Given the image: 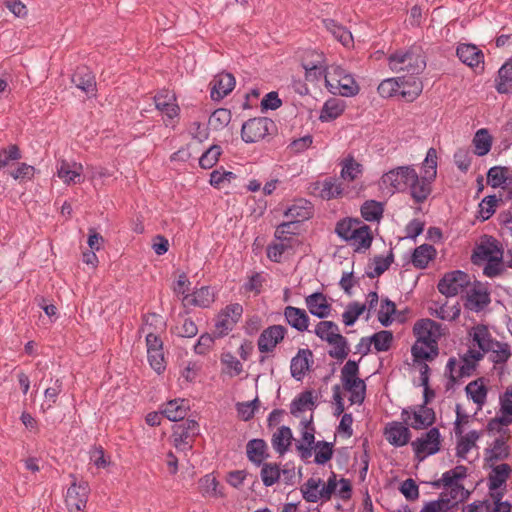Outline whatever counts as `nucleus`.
I'll list each match as a JSON object with an SVG mask.
<instances>
[{"mask_svg":"<svg viewBox=\"0 0 512 512\" xmlns=\"http://www.w3.org/2000/svg\"><path fill=\"white\" fill-rule=\"evenodd\" d=\"M496 345H492L487 353L490 354V359L495 364L506 363L511 357V348L508 343L495 341Z\"/></svg>","mask_w":512,"mask_h":512,"instance_id":"nucleus-51","label":"nucleus"},{"mask_svg":"<svg viewBox=\"0 0 512 512\" xmlns=\"http://www.w3.org/2000/svg\"><path fill=\"white\" fill-rule=\"evenodd\" d=\"M293 440V434L289 427L281 426L277 429V431L273 434L271 443L274 450L280 454H285Z\"/></svg>","mask_w":512,"mask_h":512,"instance_id":"nucleus-36","label":"nucleus"},{"mask_svg":"<svg viewBox=\"0 0 512 512\" xmlns=\"http://www.w3.org/2000/svg\"><path fill=\"white\" fill-rule=\"evenodd\" d=\"M260 477L263 485L271 487L281 479V469L276 463H262Z\"/></svg>","mask_w":512,"mask_h":512,"instance_id":"nucleus-48","label":"nucleus"},{"mask_svg":"<svg viewBox=\"0 0 512 512\" xmlns=\"http://www.w3.org/2000/svg\"><path fill=\"white\" fill-rule=\"evenodd\" d=\"M411 354L414 362H430L439 355V347L438 345L416 339L411 347Z\"/></svg>","mask_w":512,"mask_h":512,"instance_id":"nucleus-29","label":"nucleus"},{"mask_svg":"<svg viewBox=\"0 0 512 512\" xmlns=\"http://www.w3.org/2000/svg\"><path fill=\"white\" fill-rule=\"evenodd\" d=\"M401 78L393 77L384 79L377 88L379 95L383 98H390L397 94L400 95Z\"/></svg>","mask_w":512,"mask_h":512,"instance_id":"nucleus-54","label":"nucleus"},{"mask_svg":"<svg viewBox=\"0 0 512 512\" xmlns=\"http://www.w3.org/2000/svg\"><path fill=\"white\" fill-rule=\"evenodd\" d=\"M200 490L203 496L222 497L223 494L218 490V481L212 474H207L200 479Z\"/></svg>","mask_w":512,"mask_h":512,"instance_id":"nucleus-57","label":"nucleus"},{"mask_svg":"<svg viewBox=\"0 0 512 512\" xmlns=\"http://www.w3.org/2000/svg\"><path fill=\"white\" fill-rule=\"evenodd\" d=\"M323 25L331 35L338 40L343 46L349 47L353 43V37L349 30L344 26L336 23L332 19L323 20Z\"/></svg>","mask_w":512,"mask_h":512,"instance_id":"nucleus-40","label":"nucleus"},{"mask_svg":"<svg viewBox=\"0 0 512 512\" xmlns=\"http://www.w3.org/2000/svg\"><path fill=\"white\" fill-rule=\"evenodd\" d=\"M456 55L459 60L471 68H478L484 65V54L474 44L461 43L457 46Z\"/></svg>","mask_w":512,"mask_h":512,"instance_id":"nucleus-23","label":"nucleus"},{"mask_svg":"<svg viewBox=\"0 0 512 512\" xmlns=\"http://www.w3.org/2000/svg\"><path fill=\"white\" fill-rule=\"evenodd\" d=\"M248 459L256 465H261L268 457L267 444L263 439H252L246 445Z\"/></svg>","mask_w":512,"mask_h":512,"instance_id":"nucleus-39","label":"nucleus"},{"mask_svg":"<svg viewBox=\"0 0 512 512\" xmlns=\"http://www.w3.org/2000/svg\"><path fill=\"white\" fill-rule=\"evenodd\" d=\"M468 491L465 490L463 485H453L450 487H444V490L440 494V498L449 501L450 509L456 506L459 502L464 501L468 497Z\"/></svg>","mask_w":512,"mask_h":512,"instance_id":"nucleus-49","label":"nucleus"},{"mask_svg":"<svg viewBox=\"0 0 512 512\" xmlns=\"http://www.w3.org/2000/svg\"><path fill=\"white\" fill-rule=\"evenodd\" d=\"M467 474V468L465 466L459 465L454 469L446 471L442 474L441 479L435 483L436 486L443 485V487H450L453 485H459L458 481L464 479Z\"/></svg>","mask_w":512,"mask_h":512,"instance_id":"nucleus-50","label":"nucleus"},{"mask_svg":"<svg viewBox=\"0 0 512 512\" xmlns=\"http://www.w3.org/2000/svg\"><path fill=\"white\" fill-rule=\"evenodd\" d=\"M21 158V151L15 144L0 148V170L11 167L12 162L19 161Z\"/></svg>","mask_w":512,"mask_h":512,"instance_id":"nucleus-53","label":"nucleus"},{"mask_svg":"<svg viewBox=\"0 0 512 512\" xmlns=\"http://www.w3.org/2000/svg\"><path fill=\"white\" fill-rule=\"evenodd\" d=\"M198 423L195 420H186L174 427L172 438L176 449L190 450L192 448V440L198 434Z\"/></svg>","mask_w":512,"mask_h":512,"instance_id":"nucleus-16","label":"nucleus"},{"mask_svg":"<svg viewBox=\"0 0 512 512\" xmlns=\"http://www.w3.org/2000/svg\"><path fill=\"white\" fill-rule=\"evenodd\" d=\"M305 305L308 311L319 319H325L331 315L332 305L327 296L321 292L306 296Z\"/></svg>","mask_w":512,"mask_h":512,"instance_id":"nucleus-22","label":"nucleus"},{"mask_svg":"<svg viewBox=\"0 0 512 512\" xmlns=\"http://www.w3.org/2000/svg\"><path fill=\"white\" fill-rule=\"evenodd\" d=\"M287 329L282 325H271L264 329L257 341L258 350L261 353L273 352L277 345L284 339Z\"/></svg>","mask_w":512,"mask_h":512,"instance_id":"nucleus-17","label":"nucleus"},{"mask_svg":"<svg viewBox=\"0 0 512 512\" xmlns=\"http://www.w3.org/2000/svg\"><path fill=\"white\" fill-rule=\"evenodd\" d=\"M384 436L392 446L403 447L410 442L411 432L404 421H392L386 424Z\"/></svg>","mask_w":512,"mask_h":512,"instance_id":"nucleus-20","label":"nucleus"},{"mask_svg":"<svg viewBox=\"0 0 512 512\" xmlns=\"http://www.w3.org/2000/svg\"><path fill=\"white\" fill-rule=\"evenodd\" d=\"M370 338L371 343L377 352H385L391 347L393 334L390 331L383 330L373 334Z\"/></svg>","mask_w":512,"mask_h":512,"instance_id":"nucleus-61","label":"nucleus"},{"mask_svg":"<svg viewBox=\"0 0 512 512\" xmlns=\"http://www.w3.org/2000/svg\"><path fill=\"white\" fill-rule=\"evenodd\" d=\"M388 65L394 73L416 76L425 69L426 61L422 49L412 46L391 53L388 57Z\"/></svg>","mask_w":512,"mask_h":512,"instance_id":"nucleus-3","label":"nucleus"},{"mask_svg":"<svg viewBox=\"0 0 512 512\" xmlns=\"http://www.w3.org/2000/svg\"><path fill=\"white\" fill-rule=\"evenodd\" d=\"M314 408L315 402L312 392L305 391L292 401L290 405V412L292 415L297 417L299 413L307 410H313Z\"/></svg>","mask_w":512,"mask_h":512,"instance_id":"nucleus-46","label":"nucleus"},{"mask_svg":"<svg viewBox=\"0 0 512 512\" xmlns=\"http://www.w3.org/2000/svg\"><path fill=\"white\" fill-rule=\"evenodd\" d=\"M361 215L366 221H379L383 215V204L375 200H367L361 206Z\"/></svg>","mask_w":512,"mask_h":512,"instance_id":"nucleus-52","label":"nucleus"},{"mask_svg":"<svg viewBox=\"0 0 512 512\" xmlns=\"http://www.w3.org/2000/svg\"><path fill=\"white\" fill-rule=\"evenodd\" d=\"M467 395L479 406H482L486 401L487 389L479 381L470 382L466 388Z\"/></svg>","mask_w":512,"mask_h":512,"instance_id":"nucleus-60","label":"nucleus"},{"mask_svg":"<svg viewBox=\"0 0 512 512\" xmlns=\"http://www.w3.org/2000/svg\"><path fill=\"white\" fill-rule=\"evenodd\" d=\"M72 83L86 94L94 93L96 81L92 71L86 66L77 67L71 77Z\"/></svg>","mask_w":512,"mask_h":512,"instance_id":"nucleus-27","label":"nucleus"},{"mask_svg":"<svg viewBox=\"0 0 512 512\" xmlns=\"http://www.w3.org/2000/svg\"><path fill=\"white\" fill-rule=\"evenodd\" d=\"M325 84L332 94L351 97L359 92V86L353 76L338 65H331L325 74Z\"/></svg>","mask_w":512,"mask_h":512,"instance_id":"nucleus-4","label":"nucleus"},{"mask_svg":"<svg viewBox=\"0 0 512 512\" xmlns=\"http://www.w3.org/2000/svg\"><path fill=\"white\" fill-rule=\"evenodd\" d=\"M471 368L465 358L461 360L450 358L446 364V374L449 375L450 381L455 383L460 378L469 376Z\"/></svg>","mask_w":512,"mask_h":512,"instance_id":"nucleus-37","label":"nucleus"},{"mask_svg":"<svg viewBox=\"0 0 512 512\" xmlns=\"http://www.w3.org/2000/svg\"><path fill=\"white\" fill-rule=\"evenodd\" d=\"M503 259V251L499 247V243L493 237H485L481 240L480 244L476 247L473 260L474 263L480 261H495Z\"/></svg>","mask_w":512,"mask_h":512,"instance_id":"nucleus-21","label":"nucleus"},{"mask_svg":"<svg viewBox=\"0 0 512 512\" xmlns=\"http://www.w3.org/2000/svg\"><path fill=\"white\" fill-rule=\"evenodd\" d=\"M222 153L221 147L218 145L211 146L206 150L199 159V165L203 169L212 168L219 160Z\"/></svg>","mask_w":512,"mask_h":512,"instance_id":"nucleus-64","label":"nucleus"},{"mask_svg":"<svg viewBox=\"0 0 512 512\" xmlns=\"http://www.w3.org/2000/svg\"><path fill=\"white\" fill-rule=\"evenodd\" d=\"M436 250L432 245L423 244L418 246L412 254V263L416 268H426L429 262L435 257Z\"/></svg>","mask_w":512,"mask_h":512,"instance_id":"nucleus-41","label":"nucleus"},{"mask_svg":"<svg viewBox=\"0 0 512 512\" xmlns=\"http://www.w3.org/2000/svg\"><path fill=\"white\" fill-rule=\"evenodd\" d=\"M510 473L508 464L497 465L493 469V474L489 477V489L496 490L500 488L507 480Z\"/></svg>","mask_w":512,"mask_h":512,"instance_id":"nucleus-56","label":"nucleus"},{"mask_svg":"<svg viewBox=\"0 0 512 512\" xmlns=\"http://www.w3.org/2000/svg\"><path fill=\"white\" fill-rule=\"evenodd\" d=\"M429 313L444 321H454L460 315V307L458 304L448 305L447 303L440 304L439 302H433L428 307Z\"/></svg>","mask_w":512,"mask_h":512,"instance_id":"nucleus-35","label":"nucleus"},{"mask_svg":"<svg viewBox=\"0 0 512 512\" xmlns=\"http://www.w3.org/2000/svg\"><path fill=\"white\" fill-rule=\"evenodd\" d=\"M301 438L296 442V450L300 458L307 461L312 456L313 446L315 444V428L313 425V415L309 418L304 417L300 421Z\"/></svg>","mask_w":512,"mask_h":512,"instance_id":"nucleus-15","label":"nucleus"},{"mask_svg":"<svg viewBox=\"0 0 512 512\" xmlns=\"http://www.w3.org/2000/svg\"><path fill=\"white\" fill-rule=\"evenodd\" d=\"M413 333L418 341L438 345L441 337L446 335L447 329L432 319L424 318L416 321L413 327Z\"/></svg>","mask_w":512,"mask_h":512,"instance_id":"nucleus-11","label":"nucleus"},{"mask_svg":"<svg viewBox=\"0 0 512 512\" xmlns=\"http://www.w3.org/2000/svg\"><path fill=\"white\" fill-rule=\"evenodd\" d=\"M287 323L299 332L308 331L309 316L304 309L287 306L283 313Z\"/></svg>","mask_w":512,"mask_h":512,"instance_id":"nucleus-28","label":"nucleus"},{"mask_svg":"<svg viewBox=\"0 0 512 512\" xmlns=\"http://www.w3.org/2000/svg\"><path fill=\"white\" fill-rule=\"evenodd\" d=\"M189 405L185 399H174L168 401L161 411L167 419L173 422L183 420L188 412Z\"/></svg>","mask_w":512,"mask_h":512,"instance_id":"nucleus-32","label":"nucleus"},{"mask_svg":"<svg viewBox=\"0 0 512 512\" xmlns=\"http://www.w3.org/2000/svg\"><path fill=\"white\" fill-rule=\"evenodd\" d=\"M470 285L469 275L463 271H452L443 276L438 283V290L441 294L452 297L463 292Z\"/></svg>","mask_w":512,"mask_h":512,"instance_id":"nucleus-12","label":"nucleus"},{"mask_svg":"<svg viewBox=\"0 0 512 512\" xmlns=\"http://www.w3.org/2000/svg\"><path fill=\"white\" fill-rule=\"evenodd\" d=\"M312 362V352L309 349H300L296 356L291 360V375L297 380H301L309 370Z\"/></svg>","mask_w":512,"mask_h":512,"instance_id":"nucleus-30","label":"nucleus"},{"mask_svg":"<svg viewBox=\"0 0 512 512\" xmlns=\"http://www.w3.org/2000/svg\"><path fill=\"white\" fill-rule=\"evenodd\" d=\"M400 78V96L408 102L414 101L423 90V84L421 80L416 76H410L409 78L401 76Z\"/></svg>","mask_w":512,"mask_h":512,"instance_id":"nucleus-33","label":"nucleus"},{"mask_svg":"<svg viewBox=\"0 0 512 512\" xmlns=\"http://www.w3.org/2000/svg\"><path fill=\"white\" fill-rule=\"evenodd\" d=\"M155 107L169 119H173L179 114V107L176 103L174 94L161 92L154 97Z\"/></svg>","mask_w":512,"mask_h":512,"instance_id":"nucleus-31","label":"nucleus"},{"mask_svg":"<svg viewBox=\"0 0 512 512\" xmlns=\"http://www.w3.org/2000/svg\"><path fill=\"white\" fill-rule=\"evenodd\" d=\"M416 179V170L413 166H400L384 173L380 179L379 187L386 194L404 191L408 188L410 179Z\"/></svg>","mask_w":512,"mask_h":512,"instance_id":"nucleus-6","label":"nucleus"},{"mask_svg":"<svg viewBox=\"0 0 512 512\" xmlns=\"http://www.w3.org/2000/svg\"><path fill=\"white\" fill-rule=\"evenodd\" d=\"M341 178L345 181L352 182L358 179L363 173V166L351 155L344 158L341 162Z\"/></svg>","mask_w":512,"mask_h":512,"instance_id":"nucleus-38","label":"nucleus"},{"mask_svg":"<svg viewBox=\"0 0 512 512\" xmlns=\"http://www.w3.org/2000/svg\"><path fill=\"white\" fill-rule=\"evenodd\" d=\"M312 332L327 343H332L333 339L340 334L338 325L326 320L318 322Z\"/></svg>","mask_w":512,"mask_h":512,"instance_id":"nucleus-44","label":"nucleus"},{"mask_svg":"<svg viewBox=\"0 0 512 512\" xmlns=\"http://www.w3.org/2000/svg\"><path fill=\"white\" fill-rule=\"evenodd\" d=\"M235 78L231 73H220L211 81V98L221 100L235 87Z\"/></svg>","mask_w":512,"mask_h":512,"instance_id":"nucleus-24","label":"nucleus"},{"mask_svg":"<svg viewBox=\"0 0 512 512\" xmlns=\"http://www.w3.org/2000/svg\"><path fill=\"white\" fill-rule=\"evenodd\" d=\"M313 449L315 451V463L318 465H324L333 456V444L326 441H318L314 444Z\"/></svg>","mask_w":512,"mask_h":512,"instance_id":"nucleus-58","label":"nucleus"},{"mask_svg":"<svg viewBox=\"0 0 512 512\" xmlns=\"http://www.w3.org/2000/svg\"><path fill=\"white\" fill-rule=\"evenodd\" d=\"M221 362L224 365V371L230 377L238 376L243 371L242 363L232 353H223Z\"/></svg>","mask_w":512,"mask_h":512,"instance_id":"nucleus-62","label":"nucleus"},{"mask_svg":"<svg viewBox=\"0 0 512 512\" xmlns=\"http://www.w3.org/2000/svg\"><path fill=\"white\" fill-rule=\"evenodd\" d=\"M312 214V204L303 198L295 200L284 212V216L289 218L293 223L307 220Z\"/></svg>","mask_w":512,"mask_h":512,"instance_id":"nucleus-26","label":"nucleus"},{"mask_svg":"<svg viewBox=\"0 0 512 512\" xmlns=\"http://www.w3.org/2000/svg\"><path fill=\"white\" fill-rule=\"evenodd\" d=\"M490 302L489 295L482 289L470 287L467 290V306L475 311L483 309Z\"/></svg>","mask_w":512,"mask_h":512,"instance_id":"nucleus-45","label":"nucleus"},{"mask_svg":"<svg viewBox=\"0 0 512 512\" xmlns=\"http://www.w3.org/2000/svg\"><path fill=\"white\" fill-rule=\"evenodd\" d=\"M35 173V167L24 162L18 163L15 169L8 172L9 176L20 183L32 180Z\"/></svg>","mask_w":512,"mask_h":512,"instance_id":"nucleus-59","label":"nucleus"},{"mask_svg":"<svg viewBox=\"0 0 512 512\" xmlns=\"http://www.w3.org/2000/svg\"><path fill=\"white\" fill-rule=\"evenodd\" d=\"M215 300L214 292L208 286H203L189 295L181 297L184 307H209Z\"/></svg>","mask_w":512,"mask_h":512,"instance_id":"nucleus-25","label":"nucleus"},{"mask_svg":"<svg viewBox=\"0 0 512 512\" xmlns=\"http://www.w3.org/2000/svg\"><path fill=\"white\" fill-rule=\"evenodd\" d=\"M315 190H318L319 196L324 200L338 198L343 192L341 183L332 177L326 178L321 182H317Z\"/></svg>","mask_w":512,"mask_h":512,"instance_id":"nucleus-34","label":"nucleus"},{"mask_svg":"<svg viewBox=\"0 0 512 512\" xmlns=\"http://www.w3.org/2000/svg\"><path fill=\"white\" fill-rule=\"evenodd\" d=\"M344 102L340 99L332 98L324 103L319 119L322 122H329L338 118L344 112Z\"/></svg>","mask_w":512,"mask_h":512,"instance_id":"nucleus-43","label":"nucleus"},{"mask_svg":"<svg viewBox=\"0 0 512 512\" xmlns=\"http://www.w3.org/2000/svg\"><path fill=\"white\" fill-rule=\"evenodd\" d=\"M335 233L355 252H365L371 247L373 236L368 225L357 218H343L335 225Z\"/></svg>","mask_w":512,"mask_h":512,"instance_id":"nucleus-1","label":"nucleus"},{"mask_svg":"<svg viewBox=\"0 0 512 512\" xmlns=\"http://www.w3.org/2000/svg\"><path fill=\"white\" fill-rule=\"evenodd\" d=\"M428 392H425V401L421 405L404 408L401 411V419L415 430H422L432 426L435 422V412L427 406Z\"/></svg>","mask_w":512,"mask_h":512,"instance_id":"nucleus-7","label":"nucleus"},{"mask_svg":"<svg viewBox=\"0 0 512 512\" xmlns=\"http://www.w3.org/2000/svg\"><path fill=\"white\" fill-rule=\"evenodd\" d=\"M274 128V122L267 117L252 118L242 125L241 138L246 143H255L264 139Z\"/></svg>","mask_w":512,"mask_h":512,"instance_id":"nucleus-10","label":"nucleus"},{"mask_svg":"<svg viewBox=\"0 0 512 512\" xmlns=\"http://www.w3.org/2000/svg\"><path fill=\"white\" fill-rule=\"evenodd\" d=\"M343 389L347 391L351 404H362L366 395V384L364 380L357 379L342 383Z\"/></svg>","mask_w":512,"mask_h":512,"instance_id":"nucleus-42","label":"nucleus"},{"mask_svg":"<svg viewBox=\"0 0 512 512\" xmlns=\"http://www.w3.org/2000/svg\"><path fill=\"white\" fill-rule=\"evenodd\" d=\"M56 170L58 178L66 185H75L84 181L83 165L76 161L62 159L57 162Z\"/></svg>","mask_w":512,"mask_h":512,"instance_id":"nucleus-18","label":"nucleus"},{"mask_svg":"<svg viewBox=\"0 0 512 512\" xmlns=\"http://www.w3.org/2000/svg\"><path fill=\"white\" fill-rule=\"evenodd\" d=\"M473 341V345L479 348V351L470 350L469 354L472 359L479 361L483 358L484 354L495 344V339L492 337L487 326L478 324L470 329L468 332Z\"/></svg>","mask_w":512,"mask_h":512,"instance_id":"nucleus-14","label":"nucleus"},{"mask_svg":"<svg viewBox=\"0 0 512 512\" xmlns=\"http://www.w3.org/2000/svg\"><path fill=\"white\" fill-rule=\"evenodd\" d=\"M436 175L437 151L434 148H430L422 163L421 176L416 172V179H410L408 184L410 195L416 203H423L431 194V184L435 180Z\"/></svg>","mask_w":512,"mask_h":512,"instance_id":"nucleus-2","label":"nucleus"},{"mask_svg":"<svg viewBox=\"0 0 512 512\" xmlns=\"http://www.w3.org/2000/svg\"><path fill=\"white\" fill-rule=\"evenodd\" d=\"M328 344L332 346L329 350V356L338 361L344 360L350 352L348 342L341 334L334 338L332 343Z\"/></svg>","mask_w":512,"mask_h":512,"instance_id":"nucleus-55","label":"nucleus"},{"mask_svg":"<svg viewBox=\"0 0 512 512\" xmlns=\"http://www.w3.org/2000/svg\"><path fill=\"white\" fill-rule=\"evenodd\" d=\"M472 142L475 148V154L484 156L488 154L491 149L492 137L486 128H481L475 133Z\"/></svg>","mask_w":512,"mask_h":512,"instance_id":"nucleus-47","label":"nucleus"},{"mask_svg":"<svg viewBox=\"0 0 512 512\" xmlns=\"http://www.w3.org/2000/svg\"><path fill=\"white\" fill-rule=\"evenodd\" d=\"M243 313L242 305L233 303L222 309L215 320V332L222 337L227 335L239 321Z\"/></svg>","mask_w":512,"mask_h":512,"instance_id":"nucleus-13","label":"nucleus"},{"mask_svg":"<svg viewBox=\"0 0 512 512\" xmlns=\"http://www.w3.org/2000/svg\"><path fill=\"white\" fill-rule=\"evenodd\" d=\"M497 203L498 199L495 195L484 197L478 206V217L483 221L488 220L495 213Z\"/></svg>","mask_w":512,"mask_h":512,"instance_id":"nucleus-63","label":"nucleus"},{"mask_svg":"<svg viewBox=\"0 0 512 512\" xmlns=\"http://www.w3.org/2000/svg\"><path fill=\"white\" fill-rule=\"evenodd\" d=\"M462 421L467 422V416H461L458 412L454 430L455 434L461 435V437L457 443L456 455L461 459H467L468 452L476 446V442L479 439L480 434L476 430H472L466 435H462L463 431L460 427Z\"/></svg>","mask_w":512,"mask_h":512,"instance_id":"nucleus-19","label":"nucleus"},{"mask_svg":"<svg viewBox=\"0 0 512 512\" xmlns=\"http://www.w3.org/2000/svg\"><path fill=\"white\" fill-rule=\"evenodd\" d=\"M65 495V504L69 512H83L86 508L90 487L87 481L78 480L73 474Z\"/></svg>","mask_w":512,"mask_h":512,"instance_id":"nucleus-9","label":"nucleus"},{"mask_svg":"<svg viewBox=\"0 0 512 512\" xmlns=\"http://www.w3.org/2000/svg\"><path fill=\"white\" fill-rule=\"evenodd\" d=\"M337 488V478L332 473L328 480L324 482L320 478L311 477L302 486L301 493L307 502L316 503L318 501H328Z\"/></svg>","mask_w":512,"mask_h":512,"instance_id":"nucleus-5","label":"nucleus"},{"mask_svg":"<svg viewBox=\"0 0 512 512\" xmlns=\"http://www.w3.org/2000/svg\"><path fill=\"white\" fill-rule=\"evenodd\" d=\"M441 442L442 438L439 429L436 427L430 428L411 442L415 458L423 461L428 456L438 453L441 448Z\"/></svg>","mask_w":512,"mask_h":512,"instance_id":"nucleus-8","label":"nucleus"}]
</instances>
